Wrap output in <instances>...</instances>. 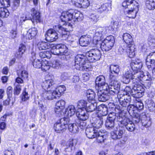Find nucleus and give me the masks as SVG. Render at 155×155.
Here are the masks:
<instances>
[{
  "instance_id": "nucleus-37",
  "label": "nucleus",
  "mask_w": 155,
  "mask_h": 155,
  "mask_svg": "<svg viewBox=\"0 0 155 155\" xmlns=\"http://www.w3.org/2000/svg\"><path fill=\"white\" fill-rule=\"evenodd\" d=\"M42 61L41 68L42 70L46 71L48 70L51 67L50 62L46 60H42Z\"/></svg>"
},
{
  "instance_id": "nucleus-43",
  "label": "nucleus",
  "mask_w": 155,
  "mask_h": 155,
  "mask_svg": "<svg viewBox=\"0 0 155 155\" xmlns=\"http://www.w3.org/2000/svg\"><path fill=\"white\" fill-rule=\"evenodd\" d=\"M68 129L71 132L76 133L78 130V127L76 124H70L68 125Z\"/></svg>"
},
{
  "instance_id": "nucleus-45",
  "label": "nucleus",
  "mask_w": 155,
  "mask_h": 155,
  "mask_svg": "<svg viewBox=\"0 0 155 155\" xmlns=\"http://www.w3.org/2000/svg\"><path fill=\"white\" fill-rule=\"evenodd\" d=\"M147 106L150 112L155 111V103L153 101L151 100L149 101Z\"/></svg>"
},
{
  "instance_id": "nucleus-49",
  "label": "nucleus",
  "mask_w": 155,
  "mask_h": 155,
  "mask_svg": "<svg viewBox=\"0 0 155 155\" xmlns=\"http://www.w3.org/2000/svg\"><path fill=\"white\" fill-rule=\"evenodd\" d=\"M133 88L132 89L129 86H127L124 90V95H128L129 96L130 94L134 95L132 92Z\"/></svg>"
},
{
  "instance_id": "nucleus-57",
  "label": "nucleus",
  "mask_w": 155,
  "mask_h": 155,
  "mask_svg": "<svg viewBox=\"0 0 155 155\" xmlns=\"http://www.w3.org/2000/svg\"><path fill=\"white\" fill-rule=\"evenodd\" d=\"M22 95L21 99L23 101H25L29 99V97L26 92H24L22 93Z\"/></svg>"
},
{
  "instance_id": "nucleus-21",
  "label": "nucleus",
  "mask_w": 155,
  "mask_h": 155,
  "mask_svg": "<svg viewBox=\"0 0 155 155\" xmlns=\"http://www.w3.org/2000/svg\"><path fill=\"white\" fill-rule=\"evenodd\" d=\"M77 115L78 119L80 120H85L88 118L89 115L87 112L85 110L78 109L77 113Z\"/></svg>"
},
{
  "instance_id": "nucleus-63",
  "label": "nucleus",
  "mask_w": 155,
  "mask_h": 155,
  "mask_svg": "<svg viewBox=\"0 0 155 155\" xmlns=\"http://www.w3.org/2000/svg\"><path fill=\"white\" fill-rule=\"evenodd\" d=\"M146 58H150L155 61V52H151L148 54Z\"/></svg>"
},
{
  "instance_id": "nucleus-2",
  "label": "nucleus",
  "mask_w": 155,
  "mask_h": 155,
  "mask_svg": "<svg viewBox=\"0 0 155 155\" xmlns=\"http://www.w3.org/2000/svg\"><path fill=\"white\" fill-rule=\"evenodd\" d=\"M83 15L77 10H70L67 12H64L62 13L60 17V19L62 21L66 23L65 26L66 27L62 26L60 25L55 26L59 29V30H63L64 31L69 32L71 31L72 28V24H74L75 21H82L83 18Z\"/></svg>"
},
{
  "instance_id": "nucleus-7",
  "label": "nucleus",
  "mask_w": 155,
  "mask_h": 155,
  "mask_svg": "<svg viewBox=\"0 0 155 155\" xmlns=\"http://www.w3.org/2000/svg\"><path fill=\"white\" fill-rule=\"evenodd\" d=\"M69 122V118L68 117L61 118L54 124V128L56 132L60 133L66 129Z\"/></svg>"
},
{
  "instance_id": "nucleus-52",
  "label": "nucleus",
  "mask_w": 155,
  "mask_h": 155,
  "mask_svg": "<svg viewBox=\"0 0 155 155\" xmlns=\"http://www.w3.org/2000/svg\"><path fill=\"white\" fill-rule=\"evenodd\" d=\"M135 107L137 111V110H141L143 108V103L141 102L137 101L136 102Z\"/></svg>"
},
{
  "instance_id": "nucleus-48",
  "label": "nucleus",
  "mask_w": 155,
  "mask_h": 155,
  "mask_svg": "<svg viewBox=\"0 0 155 155\" xmlns=\"http://www.w3.org/2000/svg\"><path fill=\"white\" fill-rule=\"evenodd\" d=\"M105 31L106 30L104 28H100L98 29V31L96 33V36H97L98 38H101Z\"/></svg>"
},
{
  "instance_id": "nucleus-9",
  "label": "nucleus",
  "mask_w": 155,
  "mask_h": 155,
  "mask_svg": "<svg viewBox=\"0 0 155 155\" xmlns=\"http://www.w3.org/2000/svg\"><path fill=\"white\" fill-rule=\"evenodd\" d=\"M86 56L88 61L91 62H94L100 59L101 54L99 50L93 49L86 52Z\"/></svg>"
},
{
  "instance_id": "nucleus-34",
  "label": "nucleus",
  "mask_w": 155,
  "mask_h": 155,
  "mask_svg": "<svg viewBox=\"0 0 155 155\" xmlns=\"http://www.w3.org/2000/svg\"><path fill=\"white\" fill-rule=\"evenodd\" d=\"M145 5L149 10L154 9L155 8V0H146Z\"/></svg>"
},
{
  "instance_id": "nucleus-6",
  "label": "nucleus",
  "mask_w": 155,
  "mask_h": 155,
  "mask_svg": "<svg viewBox=\"0 0 155 155\" xmlns=\"http://www.w3.org/2000/svg\"><path fill=\"white\" fill-rule=\"evenodd\" d=\"M75 68L81 71H90L92 68L90 63L86 62L85 57L82 55H77L75 59Z\"/></svg>"
},
{
  "instance_id": "nucleus-14",
  "label": "nucleus",
  "mask_w": 155,
  "mask_h": 155,
  "mask_svg": "<svg viewBox=\"0 0 155 155\" xmlns=\"http://www.w3.org/2000/svg\"><path fill=\"white\" fill-rule=\"evenodd\" d=\"M120 122L121 124L124 126L129 131L133 132L135 130L134 124L129 118L125 117Z\"/></svg>"
},
{
  "instance_id": "nucleus-5",
  "label": "nucleus",
  "mask_w": 155,
  "mask_h": 155,
  "mask_svg": "<svg viewBox=\"0 0 155 155\" xmlns=\"http://www.w3.org/2000/svg\"><path fill=\"white\" fill-rule=\"evenodd\" d=\"M50 47L51 48L50 51L51 53L55 55H62L63 56V58H61L64 60H67L69 58L70 56L69 55L68 49L65 45L63 44L55 45L51 44Z\"/></svg>"
},
{
  "instance_id": "nucleus-12",
  "label": "nucleus",
  "mask_w": 155,
  "mask_h": 155,
  "mask_svg": "<svg viewBox=\"0 0 155 155\" xmlns=\"http://www.w3.org/2000/svg\"><path fill=\"white\" fill-rule=\"evenodd\" d=\"M114 39H104L102 42L101 48L103 51H108L114 46Z\"/></svg>"
},
{
  "instance_id": "nucleus-36",
  "label": "nucleus",
  "mask_w": 155,
  "mask_h": 155,
  "mask_svg": "<svg viewBox=\"0 0 155 155\" xmlns=\"http://www.w3.org/2000/svg\"><path fill=\"white\" fill-rule=\"evenodd\" d=\"M136 48L134 47V45L129 46L127 50V55L130 58L133 57L135 54Z\"/></svg>"
},
{
  "instance_id": "nucleus-47",
  "label": "nucleus",
  "mask_w": 155,
  "mask_h": 155,
  "mask_svg": "<svg viewBox=\"0 0 155 155\" xmlns=\"http://www.w3.org/2000/svg\"><path fill=\"white\" fill-rule=\"evenodd\" d=\"M10 36L12 38H16L17 35V27L15 26L14 28H13L10 31Z\"/></svg>"
},
{
  "instance_id": "nucleus-50",
  "label": "nucleus",
  "mask_w": 155,
  "mask_h": 155,
  "mask_svg": "<svg viewBox=\"0 0 155 155\" xmlns=\"http://www.w3.org/2000/svg\"><path fill=\"white\" fill-rule=\"evenodd\" d=\"M79 43L82 46L85 47L90 44L89 39H79Z\"/></svg>"
},
{
  "instance_id": "nucleus-15",
  "label": "nucleus",
  "mask_w": 155,
  "mask_h": 155,
  "mask_svg": "<svg viewBox=\"0 0 155 155\" xmlns=\"http://www.w3.org/2000/svg\"><path fill=\"white\" fill-rule=\"evenodd\" d=\"M65 101L63 100H60L56 103L54 110L55 113L60 117L63 113L62 110L65 107Z\"/></svg>"
},
{
  "instance_id": "nucleus-40",
  "label": "nucleus",
  "mask_w": 155,
  "mask_h": 155,
  "mask_svg": "<svg viewBox=\"0 0 155 155\" xmlns=\"http://www.w3.org/2000/svg\"><path fill=\"white\" fill-rule=\"evenodd\" d=\"M114 120L107 119L105 123L106 127L109 129H113L114 126Z\"/></svg>"
},
{
  "instance_id": "nucleus-11",
  "label": "nucleus",
  "mask_w": 155,
  "mask_h": 155,
  "mask_svg": "<svg viewBox=\"0 0 155 155\" xmlns=\"http://www.w3.org/2000/svg\"><path fill=\"white\" fill-rule=\"evenodd\" d=\"M139 73H137L136 74L133 71L132 73H131L128 71L126 72L124 75L123 77V82L124 83L127 84L130 81V79L132 80L133 81L134 79L137 80V79H139V77L143 78L144 75L142 74L139 76Z\"/></svg>"
},
{
  "instance_id": "nucleus-46",
  "label": "nucleus",
  "mask_w": 155,
  "mask_h": 155,
  "mask_svg": "<svg viewBox=\"0 0 155 155\" xmlns=\"http://www.w3.org/2000/svg\"><path fill=\"white\" fill-rule=\"evenodd\" d=\"M87 103L86 101L84 100H81L78 101L77 106L79 108V109H82V108H85L86 107Z\"/></svg>"
},
{
  "instance_id": "nucleus-23",
  "label": "nucleus",
  "mask_w": 155,
  "mask_h": 155,
  "mask_svg": "<svg viewBox=\"0 0 155 155\" xmlns=\"http://www.w3.org/2000/svg\"><path fill=\"white\" fill-rule=\"evenodd\" d=\"M76 112L75 106L73 105H69L65 110V114L68 118L74 114Z\"/></svg>"
},
{
  "instance_id": "nucleus-10",
  "label": "nucleus",
  "mask_w": 155,
  "mask_h": 155,
  "mask_svg": "<svg viewBox=\"0 0 155 155\" xmlns=\"http://www.w3.org/2000/svg\"><path fill=\"white\" fill-rule=\"evenodd\" d=\"M59 32L62 34H58L55 30L53 29H50L46 32L45 36L46 38H50L52 39H58V38H64L67 34H65L63 32H67L66 31H64L63 30H59Z\"/></svg>"
},
{
  "instance_id": "nucleus-32",
  "label": "nucleus",
  "mask_w": 155,
  "mask_h": 155,
  "mask_svg": "<svg viewBox=\"0 0 155 155\" xmlns=\"http://www.w3.org/2000/svg\"><path fill=\"white\" fill-rule=\"evenodd\" d=\"M135 106L133 104H130L127 106V110L129 114L132 116H138Z\"/></svg>"
},
{
  "instance_id": "nucleus-33",
  "label": "nucleus",
  "mask_w": 155,
  "mask_h": 155,
  "mask_svg": "<svg viewBox=\"0 0 155 155\" xmlns=\"http://www.w3.org/2000/svg\"><path fill=\"white\" fill-rule=\"evenodd\" d=\"M110 3H105L102 5L101 7L98 9V12L100 13H101L107 11L108 8H110Z\"/></svg>"
},
{
  "instance_id": "nucleus-58",
  "label": "nucleus",
  "mask_w": 155,
  "mask_h": 155,
  "mask_svg": "<svg viewBox=\"0 0 155 155\" xmlns=\"http://www.w3.org/2000/svg\"><path fill=\"white\" fill-rule=\"evenodd\" d=\"M83 0H71L72 2L76 6L79 8Z\"/></svg>"
},
{
  "instance_id": "nucleus-61",
  "label": "nucleus",
  "mask_w": 155,
  "mask_h": 155,
  "mask_svg": "<svg viewBox=\"0 0 155 155\" xmlns=\"http://www.w3.org/2000/svg\"><path fill=\"white\" fill-rule=\"evenodd\" d=\"M124 41L127 45L128 47L129 46L134 45L133 39H125Z\"/></svg>"
},
{
  "instance_id": "nucleus-62",
  "label": "nucleus",
  "mask_w": 155,
  "mask_h": 155,
  "mask_svg": "<svg viewBox=\"0 0 155 155\" xmlns=\"http://www.w3.org/2000/svg\"><path fill=\"white\" fill-rule=\"evenodd\" d=\"M38 104L39 107L41 111H44L47 110L46 106L44 105L41 102H39Z\"/></svg>"
},
{
  "instance_id": "nucleus-16",
  "label": "nucleus",
  "mask_w": 155,
  "mask_h": 155,
  "mask_svg": "<svg viewBox=\"0 0 155 155\" xmlns=\"http://www.w3.org/2000/svg\"><path fill=\"white\" fill-rule=\"evenodd\" d=\"M98 99L99 101L105 102L109 99L108 95L109 90L104 91L103 90H97Z\"/></svg>"
},
{
  "instance_id": "nucleus-44",
  "label": "nucleus",
  "mask_w": 155,
  "mask_h": 155,
  "mask_svg": "<svg viewBox=\"0 0 155 155\" xmlns=\"http://www.w3.org/2000/svg\"><path fill=\"white\" fill-rule=\"evenodd\" d=\"M1 8L0 9V17L2 18L7 17L9 15V13L8 11L2 8L0 6Z\"/></svg>"
},
{
  "instance_id": "nucleus-27",
  "label": "nucleus",
  "mask_w": 155,
  "mask_h": 155,
  "mask_svg": "<svg viewBox=\"0 0 155 155\" xmlns=\"http://www.w3.org/2000/svg\"><path fill=\"white\" fill-rule=\"evenodd\" d=\"M87 96L89 101L96 102L95 94L93 90L90 89L87 91Z\"/></svg>"
},
{
  "instance_id": "nucleus-29",
  "label": "nucleus",
  "mask_w": 155,
  "mask_h": 155,
  "mask_svg": "<svg viewBox=\"0 0 155 155\" xmlns=\"http://www.w3.org/2000/svg\"><path fill=\"white\" fill-rule=\"evenodd\" d=\"M103 121L104 118L103 117H97L96 120L93 123V127L97 129L100 128L103 125Z\"/></svg>"
},
{
  "instance_id": "nucleus-24",
  "label": "nucleus",
  "mask_w": 155,
  "mask_h": 155,
  "mask_svg": "<svg viewBox=\"0 0 155 155\" xmlns=\"http://www.w3.org/2000/svg\"><path fill=\"white\" fill-rule=\"evenodd\" d=\"M110 70L111 71L110 74H112L113 75L116 76L118 78L117 75L120 71V67L118 65H111L110 67ZM118 78L117 81H118Z\"/></svg>"
},
{
  "instance_id": "nucleus-60",
  "label": "nucleus",
  "mask_w": 155,
  "mask_h": 155,
  "mask_svg": "<svg viewBox=\"0 0 155 155\" xmlns=\"http://www.w3.org/2000/svg\"><path fill=\"white\" fill-rule=\"evenodd\" d=\"M133 117V121L135 123H139L140 120H141V117H140H140L139 114H138V116H132Z\"/></svg>"
},
{
  "instance_id": "nucleus-17",
  "label": "nucleus",
  "mask_w": 155,
  "mask_h": 155,
  "mask_svg": "<svg viewBox=\"0 0 155 155\" xmlns=\"http://www.w3.org/2000/svg\"><path fill=\"white\" fill-rule=\"evenodd\" d=\"M117 130H115L111 132V135L112 139L114 140L120 139L123 137V135L124 133V130L120 129L119 127V129L116 127Z\"/></svg>"
},
{
  "instance_id": "nucleus-25",
  "label": "nucleus",
  "mask_w": 155,
  "mask_h": 155,
  "mask_svg": "<svg viewBox=\"0 0 155 155\" xmlns=\"http://www.w3.org/2000/svg\"><path fill=\"white\" fill-rule=\"evenodd\" d=\"M89 101L87 104L85 110L87 112H92L95 110L97 109V104L96 102H93Z\"/></svg>"
},
{
  "instance_id": "nucleus-31",
  "label": "nucleus",
  "mask_w": 155,
  "mask_h": 155,
  "mask_svg": "<svg viewBox=\"0 0 155 155\" xmlns=\"http://www.w3.org/2000/svg\"><path fill=\"white\" fill-rule=\"evenodd\" d=\"M37 33V30L35 28L30 29L27 32L26 37L28 39H32L36 36Z\"/></svg>"
},
{
  "instance_id": "nucleus-8",
  "label": "nucleus",
  "mask_w": 155,
  "mask_h": 155,
  "mask_svg": "<svg viewBox=\"0 0 155 155\" xmlns=\"http://www.w3.org/2000/svg\"><path fill=\"white\" fill-rule=\"evenodd\" d=\"M141 78L139 77V79H137V80L134 79L132 81L134 87L133 88L132 92L135 96H138V97H142L143 95L144 91V88L140 84V83H141Z\"/></svg>"
},
{
  "instance_id": "nucleus-4",
  "label": "nucleus",
  "mask_w": 155,
  "mask_h": 155,
  "mask_svg": "<svg viewBox=\"0 0 155 155\" xmlns=\"http://www.w3.org/2000/svg\"><path fill=\"white\" fill-rule=\"evenodd\" d=\"M66 87L64 85L59 86L57 87L54 90L42 91L41 95L42 99L51 100L56 99L60 97L61 94L66 90Z\"/></svg>"
},
{
  "instance_id": "nucleus-18",
  "label": "nucleus",
  "mask_w": 155,
  "mask_h": 155,
  "mask_svg": "<svg viewBox=\"0 0 155 155\" xmlns=\"http://www.w3.org/2000/svg\"><path fill=\"white\" fill-rule=\"evenodd\" d=\"M141 122L142 125L145 127H148L151 125L152 122L151 119L149 117L146 116L145 112L142 113L140 114Z\"/></svg>"
},
{
  "instance_id": "nucleus-1",
  "label": "nucleus",
  "mask_w": 155,
  "mask_h": 155,
  "mask_svg": "<svg viewBox=\"0 0 155 155\" xmlns=\"http://www.w3.org/2000/svg\"><path fill=\"white\" fill-rule=\"evenodd\" d=\"M109 79L110 84L108 86L105 82L104 76L103 75L98 76L95 81L96 87H97V90H109V94L113 95L118 93L120 89V84L119 81H117V77L110 74Z\"/></svg>"
},
{
  "instance_id": "nucleus-35",
  "label": "nucleus",
  "mask_w": 155,
  "mask_h": 155,
  "mask_svg": "<svg viewBox=\"0 0 155 155\" xmlns=\"http://www.w3.org/2000/svg\"><path fill=\"white\" fill-rule=\"evenodd\" d=\"M97 135V142L98 143H102L104 142V141L106 140L105 138V136H104V133H102L101 131L98 132Z\"/></svg>"
},
{
  "instance_id": "nucleus-56",
  "label": "nucleus",
  "mask_w": 155,
  "mask_h": 155,
  "mask_svg": "<svg viewBox=\"0 0 155 155\" xmlns=\"http://www.w3.org/2000/svg\"><path fill=\"white\" fill-rule=\"evenodd\" d=\"M7 93L8 98L12 97V87L9 86L7 88Z\"/></svg>"
},
{
  "instance_id": "nucleus-53",
  "label": "nucleus",
  "mask_w": 155,
  "mask_h": 155,
  "mask_svg": "<svg viewBox=\"0 0 155 155\" xmlns=\"http://www.w3.org/2000/svg\"><path fill=\"white\" fill-rule=\"evenodd\" d=\"M21 90V86L19 84L17 85L14 88V94L15 95H18L19 94Z\"/></svg>"
},
{
  "instance_id": "nucleus-30",
  "label": "nucleus",
  "mask_w": 155,
  "mask_h": 155,
  "mask_svg": "<svg viewBox=\"0 0 155 155\" xmlns=\"http://www.w3.org/2000/svg\"><path fill=\"white\" fill-rule=\"evenodd\" d=\"M121 95H120L119 97L118 96L120 104L123 107H126L128 106L130 103L129 100L127 98L125 99L124 96H122V97H121Z\"/></svg>"
},
{
  "instance_id": "nucleus-54",
  "label": "nucleus",
  "mask_w": 155,
  "mask_h": 155,
  "mask_svg": "<svg viewBox=\"0 0 155 155\" xmlns=\"http://www.w3.org/2000/svg\"><path fill=\"white\" fill-rule=\"evenodd\" d=\"M102 41L98 39H93L91 42V45L92 47H96L98 44L101 45Z\"/></svg>"
},
{
  "instance_id": "nucleus-64",
  "label": "nucleus",
  "mask_w": 155,
  "mask_h": 155,
  "mask_svg": "<svg viewBox=\"0 0 155 155\" xmlns=\"http://www.w3.org/2000/svg\"><path fill=\"white\" fill-rule=\"evenodd\" d=\"M90 18L93 23H95L97 21L98 17L97 15L93 14L91 15Z\"/></svg>"
},
{
  "instance_id": "nucleus-42",
  "label": "nucleus",
  "mask_w": 155,
  "mask_h": 155,
  "mask_svg": "<svg viewBox=\"0 0 155 155\" xmlns=\"http://www.w3.org/2000/svg\"><path fill=\"white\" fill-rule=\"evenodd\" d=\"M50 66L53 68L58 69L61 65V62L57 60H53L50 62Z\"/></svg>"
},
{
  "instance_id": "nucleus-20",
  "label": "nucleus",
  "mask_w": 155,
  "mask_h": 155,
  "mask_svg": "<svg viewBox=\"0 0 155 155\" xmlns=\"http://www.w3.org/2000/svg\"><path fill=\"white\" fill-rule=\"evenodd\" d=\"M98 131L94 127H87L85 130L86 134L87 137L90 139L94 138L97 136Z\"/></svg>"
},
{
  "instance_id": "nucleus-3",
  "label": "nucleus",
  "mask_w": 155,
  "mask_h": 155,
  "mask_svg": "<svg viewBox=\"0 0 155 155\" xmlns=\"http://www.w3.org/2000/svg\"><path fill=\"white\" fill-rule=\"evenodd\" d=\"M122 5L126 9H128L124 12L129 18L134 19L136 17L138 10L139 4L137 2L132 0H125L123 2Z\"/></svg>"
},
{
  "instance_id": "nucleus-26",
  "label": "nucleus",
  "mask_w": 155,
  "mask_h": 155,
  "mask_svg": "<svg viewBox=\"0 0 155 155\" xmlns=\"http://www.w3.org/2000/svg\"><path fill=\"white\" fill-rule=\"evenodd\" d=\"M54 80L52 79H48L44 81L42 84L43 89L45 90L49 88H52V86L54 85Z\"/></svg>"
},
{
  "instance_id": "nucleus-51",
  "label": "nucleus",
  "mask_w": 155,
  "mask_h": 155,
  "mask_svg": "<svg viewBox=\"0 0 155 155\" xmlns=\"http://www.w3.org/2000/svg\"><path fill=\"white\" fill-rule=\"evenodd\" d=\"M79 8H86L90 5V2L88 0H83Z\"/></svg>"
},
{
  "instance_id": "nucleus-38",
  "label": "nucleus",
  "mask_w": 155,
  "mask_h": 155,
  "mask_svg": "<svg viewBox=\"0 0 155 155\" xmlns=\"http://www.w3.org/2000/svg\"><path fill=\"white\" fill-rule=\"evenodd\" d=\"M32 59L34 60L33 62V66L36 68H40L41 67L42 60L36 58L35 56L32 57Z\"/></svg>"
},
{
  "instance_id": "nucleus-55",
  "label": "nucleus",
  "mask_w": 155,
  "mask_h": 155,
  "mask_svg": "<svg viewBox=\"0 0 155 155\" xmlns=\"http://www.w3.org/2000/svg\"><path fill=\"white\" fill-rule=\"evenodd\" d=\"M74 140L73 139H70L66 143V146L68 148L69 147H72L74 145Z\"/></svg>"
},
{
  "instance_id": "nucleus-13",
  "label": "nucleus",
  "mask_w": 155,
  "mask_h": 155,
  "mask_svg": "<svg viewBox=\"0 0 155 155\" xmlns=\"http://www.w3.org/2000/svg\"><path fill=\"white\" fill-rule=\"evenodd\" d=\"M142 65L141 61L138 59L133 61L130 64L132 70L136 74L139 73V76L142 74L140 71V70L142 68Z\"/></svg>"
},
{
  "instance_id": "nucleus-28",
  "label": "nucleus",
  "mask_w": 155,
  "mask_h": 155,
  "mask_svg": "<svg viewBox=\"0 0 155 155\" xmlns=\"http://www.w3.org/2000/svg\"><path fill=\"white\" fill-rule=\"evenodd\" d=\"M146 64L149 71H151L155 67V61L150 58H146Z\"/></svg>"
},
{
  "instance_id": "nucleus-19",
  "label": "nucleus",
  "mask_w": 155,
  "mask_h": 155,
  "mask_svg": "<svg viewBox=\"0 0 155 155\" xmlns=\"http://www.w3.org/2000/svg\"><path fill=\"white\" fill-rule=\"evenodd\" d=\"M97 117H103V116H105L108 114V107L104 105L101 104L99 105L97 107Z\"/></svg>"
},
{
  "instance_id": "nucleus-41",
  "label": "nucleus",
  "mask_w": 155,
  "mask_h": 155,
  "mask_svg": "<svg viewBox=\"0 0 155 155\" xmlns=\"http://www.w3.org/2000/svg\"><path fill=\"white\" fill-rule=\"evenodd\" d=\"M39 56L41 58H50L51 57V54L50 51L45 50L41 52Z\"/></svg>"
},
{
  "instance_id": "nucleus-22",
  "label": "nucleus",
  "mask_w": 155,
  "mask_h": 155,
  "mask_svg": "<svg viewBox=\"0 0 155 155\" xmlns=\"http://www.w3.org/2000/svg\"><path fill=\"white\" fill-rule=\"evenodd\" d=\"M31 13L32 18V21L33 22L38 23L40 21V17L38 12L36 11L35 8H32L31 9Z\"/></svg>"
},
{
  "instance_id": "nucleus-59",
  "label": "nucleus",
  "mask_w": 155,
  "mask_h": 155,
  "mask_svg": "<svg viewBox=\"0 0 155 155\" xmlns=\"http://www.w3.org/2000/svg\"><path fill=\"white\" fill-rule=\"evenodd\" d=\"M20 76L21 78L25 79L28 77V73L25 70H23L21 71Z\"/></svg>"
},
{
  "instance_id": "nucleus-39",
  "label": "nucleus",
  "mask_w": 155,
  "mask_h": 155,
  "mask_svg": "<svg viewBox=\"0 0 155 155\" xmlns=\"http://www.w3.org/2000/svg\"><path fill=\"white\" fill-rule=\"evenodd\" d=\"M51 45L49 43L42 41L39 42L38 44L40 50L48 49L49 46L50 47Z\"/></svg>"
}]
</instances>
